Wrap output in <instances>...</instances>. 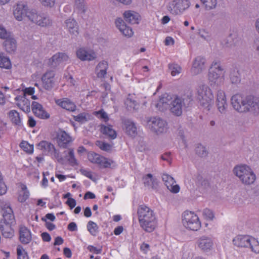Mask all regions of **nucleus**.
Returning a JSON list of instances; mask_svg holds the SVG:
<instances>
[{
    "instance_id": "obj_1",
    "label": "nucleus",
    "mask_w": 259,
    "mask_h": 259,
    "mask_svg": "<svg viewBox=\"0 0 259 259\" xmlns=\"http://www.w3.org/2000/svg\"><path fill=\"white\" fill-rule=\"evenodd\" d=\"M231 104L234 109L239 112L259 110V100L252 96L234 95L231 98Z\"/></svg>"
},
{
    "instance_id": "obj_2",
    "label": "nucleus",
    "mask_w": 259,
    "mask_h": 259,
    "mask_svg": "<svg viewBox=\"0 0 259 259\" xmlns=\"http://www.w3.org/2000/svg\"><path fill=\"white\" fill-rule=\"evenodd\" d=\"M156 108L161 111L169 109L171 112L177 116L182 113V101L180 98L167 94L162 95L160 98L153 102Z\"/></svg>"
},
{
    "instance_id": "obj_3",
    "label": "nucleus",
    "mask_w": 259,
    "mask_h": 259,
    "mask_svg": "<svg viewBox=\"0 0 259 259\" xmlns=\"http://www.w3.org/2000/svg\"><path fill=\"white\" fill-rule=\"evenodd\" d=\"M140 227L147 232H152L157 226L156 215L152 210L145 205H140L138 210Z\"/></svg>"
},
{
    "instance_id": "obj_4",
    "label": "nucleus",
    "mask_w": 259,
    "mask_h": 259,
    "mask_svg": "<svg viewBox=\"0 0 259 259\" xmlns=\"http://www.w3.org/2000/svg\"><path fill=\"white\" fill-rule=\"evenodd\" d=\"M232 171L241 184L245 186L253 185L256 181L255 173L247 164H237L234 167Z\"/></svg>"
},
{
    "instance_id": "obj_5",
    "label": "nucleus",
    "mask_w": 259,
    "mask_h": 259,
    "mask_svg": "<svg viewBox=\"0 0 259 259\" xmlns=\"http://www.w3.org/2000/svg\"><path fill=\"white\" fill-rule=\"evenodd\" d=\"M181 221L184 228L189 231H197L201 228L200 218L194 211H184L182 214Z\"/></svg>"
},
{
    "instance_id": "obj_6",
    "label": "nucleus",
    "mask_w": 259,
    "mask_h": 259,
    "mask_svg": "<svg viewBox=\"0 0 259 259\" xmlns=\"http://www.w3.org/2000/svg\"><path fill=\"white\" fill-rule=\"evenodd\" d=\"M225 71L220 62L214 61L209 69L208 80L211 85H221L224 81Z\"/></svg>"
},
{
    "instance_id": "obj_7",
    "label": "nucleus",
    "mask_w": 259,
    "mask_h": 259,
    "mask_svg": "<svg viewBox=\"0 0 259 259\" xmlns=\"http://www.w3.org/2000/svg\"><path fill=\"white\" fill-rule=\"evenodd\" d=\"M26 19L31 23L42 27L52 24V20L48 16L34 9L29 8Z\"/></svg>"
},
{
    "instance_id": "obj_8",
    "label": "nucleus",
    "mask_w": 259,
    "mask_h": 259,
    "mask_svg": "<svg viewBox=\"0 0 259 259\" xmlns=\"http://www.w3.org/2000/svg\"><path fill=\"white\" fill-rule=\"evenodd\" d=\"M233 242L237 246L250 247L253 252L259 253V242L254 238L247 235H238L233 239Z\"/></svg>"
},
{
    "instance_id": "obj_9",
    "label": "nucleus",
    "mask_w": 259,
    "mask_h": 259,
    "mask_svg": "<svg viewBox=\"0 0 259 259\" xmlns=\"http://www.w3.org/2000/svg\"><path fill=\"white\" fill-rule=\"evenodd\" d=\"M197 92V98L200 104L209 110L213 103V96L210 89L206 85H202L199 87Z\"/></svg>"
},
{
    "instance_id": "obj_10",
    "label": "nucleus",
    "mask_w": 259,
    "mask_h": 259,
    "mask_svg": "<svg viewBox=\"0 0 259 259\" xmlns=\"http://www.w3.org/2000/svg\"><path fill=\"white\" fill-rule=\"evenodd\" d=\"M145 125L149 130L156 134L165 133L167 128L166 122L158 117L146 118Z\"/></svg>"
},
{
    "instance_id": "obj_11",
    "label": "nucleus",
    "mask_w": 259,
    "mask_h": 259,
    "mask_svg": "<svg viewBox=\"0 0 259 259\" xmlns=\"http://www.w3.org/2000/svg\"><path fill=\"white\" fill-rule=\"evenodd\" d=\"M29 7L26 3L23 1L16 2L12 7V16L18 22H22L27 18Z\"/></svg>"
},
{
    "instance_id": "obj_12",
    "label": "nucleus",
    "mask_w": 259,
    "mask_h": 259,
    "mask_svg": "<svg viewBox=\"0 0 259 259\" xmlns=\"http://www.w3.org/2000/svg\"><path fill=\"white\" fill-rule=\"evenodd\" d=\"M190 6L189 0H172L167 6V10L172 15H182Z\"/></svg>"
},
{
    "instance_id": "obj_13",
    "label": "nucleus",
    "mask_w": 259,
    "mask_h": 259,
    "mask_svg": "<svg viewBox=\"0 0 259 259\" xmlns=\"http://www.w3.org/2000/svg\"><path fill=\"white\" fill-rule=\"evenodd\" d=\"M36 148L41 151L44 155L51 156L52 158L56 159L60 162L62 160L59 151L56 149L54 144L50 142L45 140L41 141L36 144Z\"/></svg>"
},
{
    "instance_id": "obj_14",
    "label": "nucleus",
    "mask_w": 259,
    "mask_h": 259,
    "mask_svg": "<svg viewBox=\"0 0 259 259\" xmlns=\"http://www.w3.org/2000/svg\"><path fill=\"white\" fill-rule=\"evenodd\" d=\"M76 55L78 59L82 61H92L97 58V53L93 49L87 47L77 48Z\"/></svg>"
},
{
    "instance_id": "obj_15",
    "label": "nucleus",
    "mask_w": 259,
    "mask_h": 259,
    "mask_svg": "<svg viewBox=\"0 0 259 259\" xmlns=\"http://www.w3.org/2000/svg\"><path fill=\"white\" fill-rule=\"evenodd\" d=\"M196 247L201 251L208 252L211 250L213 247L212 239L206 235L199 237L195 243Z\"/></svg>"
},
{
    "instance_id": "obj_16",
    "label": "nucleus",
    "mask_w": 259,
    "mask_h": 259,
    "mask_svg": "<svg viewBox=\"0 0 259 259\" xmlns=\"http://www.w3.org/2000/svg\"><path fill=\"white\" fill-rule=\"evenodd\" d=\"M31 107L34 114L39 118L47 119L50 118V114L39 103L36 101L32 102Z\"/></svg>"
},
{
    "instance_id": "obj_17",
    "label": "nucleus",
    "mask_w": 259,
    "mask_h": 259,
    "mask_svg": "<svg viewBox=\"0 0 259 259\" xmlns=\"http://www.w3.org/2000/svg\"><path fill=\"white\" fill-rule=\"evenodd\" d=\"M205 60L204 58L198 56L193 60L191 68V73L193 75L200 74L205 69Z\"/></svg>"
},
{
    "instance_id": "obj_18",
    "label": "nucleus",
    "mask_w": 259,
    "mask_h": 259,
    "mask_svg": "<svg viewBox=\"0 0 259 259\" xmlns=\"http://www.w3.org/2000/svg\"><path fill=\"white\" fill-rule=\"evenodd\" d=\"M115 24L116 28L124 36L131 37L134 35V32L131 27L127 26L121 18H117L115 20Z\"/></svg>"
},
{
    "instance_id": "obj_19",
    "label": "nucleus",
    "mask_w": 259,
    "mask_h": 259,
    "mask_svg": "<svg viewBox=\"0 0 259 259\" xmlns=\"http://www.w3.org/2000/svg\"><path fill=\"white\" fill-rule=\"evenodd\" d=\"M115 24L116 28L124 36L131 37L134 35V32L131 27L127 26L121 18H117L115 20Z\"/></svg>"
},
{
    "instance_id": "obj_20",
    "label": "nucleus",
    "mask_w": 259,
    "mask_h": 259,
    "mask_svg": "<svg viewBox=\"0 0 259 259\" xmlns=\"http://www.w3.org/2000/svg\"><path fill=\"white\" fill-rule=\"evenodd\" d=\"M3 219L0 224H14L15 219L13 210L9 204H6L2 208Z\"/></svg>"
},
{
    "instance_id": "obj_21",
    "label": "nucleus",
    "mask_w": 259,
    "mask_h": 259,
    "mask_svg": "<svg viewBox=\"0 0 259 259\" xmlns=\"http://www.w3.org/2000/svg\"><path fill=\"white\" fill-rule=\"evenodd\" d=\"M216 104L218 109L221 113H224L228 107L225 93L222 90H219L217 93Z\"/></svg>"
},
{
    "instance_id": "obj_22",
    "label": "nucleus",
    "mask_w": 259,
    "mask_h": 259,
    "mask_svg": "<svg viewBox=\"0 0 259 259\" xmlns=\"http://www.w3.org/2000/svg\"><path fill=\"white\" fill-rule=\"evenodd\" d=\"M162 180L167 189L174 193H177L180 191V187L176 184L174 178L166 174L162 176Z\"/></svg>"
},
{
    "instance_id": "obj_23",
    "label": "nucleus",
    "mask_w": 259,
    "mask_h": 259,
    "mask_svg": "<svg viewBox=\"0 0 259 259\" xmlns=\"http://www.w3.org/2000/svg\"><path fill=\"white\" fill-rule=\"evenodd\" d=\"M65 28L72 37H75L78 34L77 23L73 18H68L65 21Z\"/></svg>"
},
{
    "instance_id": "obj_24",
    "label": "nucleus",
    "mask_w": 259,
    "mask_h": 259,
    "mask_svg": "<svg viewBox=\"0 0 259 259\" xmlns=\"http://www.w3.org/2000/svg\"><path fill=\"white\" fill-rule=\"evenodd\" d=\"M123 17L125 21L131 24H138L141 19L140 14L133 10H126L123 13Z\"/></svg>"
},
{
    "instance_id": "obj_25",
    "label": "nucleus",
    "mask_w": 259,
    "mask_h": 259,
    "mask_svg": "<svg viewBox=\"0 0 259 259\" xmlns=\"http://www.w3.org/2000/svg\"><path fill=\"white\" fill-rule=\"evenodd\" d=\"M73 141V139L65 131H60L58 132L57 141L60 147L65 148Z\"/></svg>"
},
{
    "instance_id": "obj_26",
    "label": "nucleus",
    "mask_w": 259,
    "mask_h": 259,
    "mask_svg": "<svg viewBox=\"0 0 259 259\" xmlns=\"http://www.w3.org/2000/svg\"><path fill=\"white\" fill-rule=\"evenodd\" d=\"M69 57L67 54L63 53H58L53 55L49 60L51 66L55 67L57 65L67 62Z\"/></svg>"
},
{
    "instance_id": "obj_27",
    "label": "nucleus",
    "mask_w": 259,
    "mask_h": 259,
    "mask_svg": "<svg viewBox=\"0 0 259 259\" xmlns=\"http://www.w3.org/2000/svg\"><path fill=\"white\" fill-rule=\"evenodd\" d=\"M4 50L9 54L14 53L17 50V43L16 38L11 35L5 39L3 43Z\"/></svg>"
},
{
    "instance_id": "obj_28",
    "label": "nucleus",
    "mask_w": 259,
    "mask_h": 259,
    "mask_svg": "<svg viewBox=\"0 0 259 259\" xmlns=\"http://www.w3.org/2000/svg\"><path fill=\"white\" fill-rule=\"evenodd\" d=\"M55 73L53 71H50L46 72L41 77L42 85L45 89H51L55 83Z\"/></svg>"
},
{
    "instance_id": "obj_29",
    "label": "nucleus",
    "mask_w": 259,
    "mask_h": 259,
    "mask_svg": "<svg viewBox=\"0 0 259 259\" xmlns=\"http://www.w3.org/2000/svg\"><path fill=\"white\" fill-rule=\"evenodd\" d=\"M15 100L17 105L21 110L26 113L30 111V101L25 96H17Z\"/></svg>"
},
{
    "instance_id": "obj_30",
    "label": "nucleus",
    "mask_w": 259,
    "mask_h": 259,
    "mask_svg": "<svg viewBox=\"0 0 259 259\" xmlns=\"http://www.w3.org/2000/svg\"><path fill=\"white\" fill-rule=\"evenodd\" d=\"M55 101L58 106L66 110L73 111L76 109L75 104L68 98L55 99Z\"/></svg>"
},
{
    "instance_id": "obj_31",
    "label": "nucleus",
    "mask_w": 259,
    "mask_h": 259,
    "mask_svg": "<svg viewBox=\"0 0 259 259\" xmlns=\"http://www.w3.org/2000/svg\"><path fill=\"white\" fill-rule=\"evenodd\" d=\"M88 159L90 162L102 168L103 162L106 160V157L94 152H90L88 154Z\"/></svg>"
},
{
    "instance_id": "obj_32",
    "label": "nucleus",
    "mask_w": 259,
    "mask_h": 259,
    "mask_svg": "<svg viewBox=\"0 0 259 259\" xmlns=\"http://www.w3.org/2000/svg\"><path fill=\"white\" fill-rule=\"evenodd\" d=\"M29 197V192L24 184H21L18 186L17 194V200L19 202L23 203Z\"/></svg>"
},
{
    "instance_id": "obj_33",
    "label": "nucleus",
    "mask_w": 259,
    "mask_h": 259,
    "mask_svg": "<svg viewBox=\"0 0 259 259\" xmlns=\"http://www.w3.org/2000/svg\"><path fill=\"white\" fill-rule=\"evenodd\" d=\"M7 117L14 124L18 126L22 125V119L19 113L16 110H11L7 113Z\"/></svg>"
},
{
    "instance_id": "obj_34",
    "label": "nucleus",
    "mask_w": 259,
    "mask_h": 259,
    "mask_svg": "<svg viewBox=\"0 0 259 259\" xmlns=\"http://www.w3.org/2000/svg\"><path fill=\"white\" fill-rule=\"evenodd\" d=\"M144 184L150 188L156 190L158 188V183L156 178L150 174L146 175L143 179Z\"/></svg>"
},
{
    "instance_id": "obj_35",
    "label": "nucleus",
    "mask_w": 259,
    "mask_h": 259,
    "mask_svg": "<svg viewBox=\"0 0 259 259\" xmlns=\"http://www.w3.org/2000/svg\"><path fill=\"white\" fill-rule=\"evenodd\" d=\"M31 240L30 231L26 227L22 226L20 229V240L25 244L28 243Z\"/></svg>"
},
{
    "instance_id": "obj_36",
    "label": "nucleus",
    "mask_w": 259,
    "mask_h": 259,
    "mask_svg": "<svg viewBox=\"0 0 259 259\" xmlns=\"http://www.w3.org/2000/svg\"><path fill=\"white\" fill-rule=\"evenodd\" d=\"M125 104L128 110H138L140 107V103L135 100L133 95H129L125 101Z\"/></svg>"
},
{
    "instance_id": "obj_37",
    "label": "nucleus",
    "mask_w": 259,
    "mask_h": 259,
    "mask_svg": "<svg viewBox=\"0 0 259 259\" xmlns=\"http://www.w3.org/2000/svg\"><path fill=\"white\" fill-rule=\"evenodd\" d=\"M14 224H0V228L3 235L6 238H11L14 235L12 226Z\"/></svg>"
},
{
    "instance_id": "obj_38",
    "label": "nucleus",
    "mask_w": 259,
    "mask_h": 259,
    "mask_svg": "<svg viewBox=\"0 0 259 259\" xmlns=\"http://www.w3.org/2000/svg\"><path fill=\"white\" fill-rule=\"evenodd\" d=\"M108 64L106 61H101L96 68V72L99 77H103L106 74Z\"/></svg>"
},
{
    "instance_id": "obj_39",
    "label": "nucleus",
    "mask_w": 259,
    "mask_h": 259,
    "mask_svg": "<svg viewBox=\"0 0 259 259\" xmlns=\"http://www.w3.org/2000/svg\"><path fill=\"white\" fill-rule=\"evenodd\" d=\"M125 131L127 134L131 137H135L137 134V127L135 124L130 120L125 122Z\"/></svg>"
},
{
    "instance_id": "obj_40",
    "label": "nucleus",
    "mask_w": 259,
    "mask_h": 259,
    "mask_svg": "<svg viewBox=\"0 0 259 259\" xmlns=\"http://www.w3.org/2000/svg\"><path fill=\"white\" fill-rule=\"evenodd\" d=\"M0 67L6 69H10L12 67L10 58L2 52H0Z\"/></svg>"
},
{
    "instance_id": "obj_41",
    "label": "nucleus",
    "mask_w": 259,
    "mask_h": 259,
    "mask_svg": "<svg viewBox=\"0 0 259 259\" xmlns=\"http://www.w3.org/2000/svg\"><path fill=\"white\" fill-rule=\"evenodd\" d=\"M101 132L103 134L107 135L112 139H115L116 137V133L110 125H103L101 127Z\"/></svg>"
},
{
    "instance_id": "obj_42",
    "label": "nucleus",
    "mask_w": 259,
    "mask_h": 259,
    "mask_svg": "<svg viewBox=\"0 0 259 259\" xmlns=\"http://www.w3.org/2000/svg\"><path fill=\"white\" fill-rule=\"evenodd\" d=\"M65 158L70 165H75L78 164L77 161L75 157L74 151L73 149H69L65 151Z\"/></svg>"
},
{
    "instance_id": "obj_43",
    "label": "nucleus",
    "mask_w": 259,
    "mask_h": 259,
    "mask_svg": "<svg viewBox=\"0 0 259 259\" xmlns=\"http://www.w3.org/2000/svg\"><path fill=\"white\" fill-rule=\"evenodd\" d=\"M201 213L203 219L206 221H212L215 218L213 211L207 208L203 209Z\"/></svg>"
},
{
    "instance_id": "obj_44",
    "label": "nucleus",
    "mask_w": 259,
    "mask_h": 259,
    "mask_svg": "<svg viewBox=\"0 0 259 259\" xmlns=\"http://www.w3.org/2000/svg\"><path fill=\"white\" fill-rule=\"evenodd\" d=\"M168 68L172 76H175L180 74L182 72L181 67L177 64H170L168 65Z\"/></svg>"
},
{
    "instance_id": "obj_45",
    "label": "nucleus",
    "mask_w": 259,
    "mask_h": 259,
    "mask_svg": "<svg viewBox=\"0 0 259 259\" xmlns=\"http://www.w3.org/2000/svg\"><path fill=\"white\" fill-rule=\"evenodd\" d=\"M87 227L88 231L92 235L95 236L98 232V226L96 223L92 221H90L88 223Z\"/></svg>"
},
{
    "instance_id": "obj_46",
    "label": "nucleus",
    "mask_w": 259,
    "mask_h": 259,
    "mask_svg": "<svg viewBox=\"0 0 259 259\" xmlns=\"http://www.w3.org/2000/svg\"><path fill=\"white\" fill-rule=\"evenodd\" d=\"M206 10L214 9L217 4V0H200Z\"/></svg>"
},
{
    "instance_id": "obj_47",
    "label": "nucleus",
    "mask_w": 259,
    "mask_h": 259,
    "mask_svg": "<svg viewBox=\"0 0 259 259\" xmlns=\"http://www.w3.org/2000/svg\"><path fill=\"white\" fill-rule=\"evenodd\" d=\"M103 162L102 168H113L116 166V162L108 157H106V160Z\"/></svg>"
},
{
    "instance_id": "obj_48",
    "label": "nucleus",
    "mask_w": 259,
    "mask_h": 259,
    "mask_svg": "<svg viewBox=\"0 0 259 259\" xmlns=\"http://www.w3.org/2000/svg\"><path fill=\"white\" fill-rule=\"evenodd\" d=\"M20 146L24 151L29 154H32L33 152V145L30 144L26 141H22Z\"/></svg>"
},
{
    "instance_id": "obj_49",
    "label": "nucleus",
    "mask_w": 259,
    "mask_h": 259,
    "mask_svg": "<svg viewBox=\"0 0 259 259\" xmlns=\"http://www.w3.org/2000/svg\"><path fill=\"white\" fill-rule=\"evenodd\" d=\"M73 118L75 121L82 123L88 120L90 118V116L86 113H81L76 116H74Z\"/></svg>"
},
{
    "instance_id": "obj_50",
    "label": "nucleus",
    "mask_w": 259,
    "mask_h": 259,
    "mask_svg": "<svg viewBox=\"0 0 259 259\" xmlns=\"http://www.w3.org/2000/svg\"><path fill=\"white\" fill-rule=\"evenodd\" d=\"M11 35L8 31L6 27L2 24H0V39L5 40Z\"/></svg>"
},
{
    "instance_id": "obj_51",
    "label": "nucleus",
    "mask_w": 259,
    "mask_h": 259,
    "mask_svg": "<svg viewBox=\"0 0 259 259\" xmlns=\"http://www.w3.org/2000/svg\"><path fill=\"white\" fill-rule=\"evenodd\" d=\"M18 259H28V255L25 251L21 246H19L17 249Z\"/></svg>"
},
{
    "instance_id": "obj_52",
    "label": "nucleus",
    "mask_w": 259,
    "mask_h": 259,
    "mask_svg": "<svg viewBox=\"0 0 259 259\" xmlns=\"http://www.w3.org/2000/svg\"><path fill=\"white\" fill-rule=\"evenodd\" d=\"M96 145L101 150L105 151H109L111 150L112 148V146L110 144L101 141H97L96 142Z\"/></svg>"
},
{
    "instance_id": "obj_53",
    "label": "nucleus",
    "mask_w": 259,
    "mask_h": 259,
    "mask_svg": "<svg viewBox=\"0 0 259 259\" xmlns=\"http://www.w3.org/2000/svg\"><path fill=\"white\" fill-rule=\"evenodd\" d=\"M94 114L99 118H100L104 121L108 120V116L107 113L103 110H101L94 112Z\"/></svg>"
},
{
    "instance_id": "obj_54",
    "label": "nucleus",
    "mask_w": 259,
    "mask_h": 259,
    "mask_svg": "<svg viewBox=\"0 0 259 259\" xmlns=\"http://www.w3.org/2000/svg\"><path fill=\"white\" fill-rule=\"evenodd\" d=\"M39 3L45 7L52 8L56 3V0H38Z\"/></svg>"
},
{
    "instance_id": "obj_55",
    "label": "nucleus",
    "mask_w": 259,
    "mask_h": 259,
    "mask_svg": "<svg viewBox=\"0 0 259 259\" xmlns=\"http://www.w3.org/2000/svg\"><path fill=\"white\" fill-rule=\"evenodd\" d=\"M199 34L200 36L206 40L210 39V34L209 31L205 29H201L199 30Z\"/></svg>"
},
{
    "instance_id": "obj_56",
    "label": "nucleus",
    "mask_w": 259,
    "mask_h": 259,
    "mask_svg": "<svg viewBox=\"0 0 259 259\" xmlns=\"http://www.w3.org/2000/svg\"><path fill=\"white\" fill-rule=\"evenodd\" d=\"M23 96H26L27 95L31 96L33 95L35 93V89L33 87L25 88L22 89Z\"/></svg>"
},
{
    "instance_id": "obj_57",
    "label": "nucleus",
    "mask_w": 259,
    "mask_h": 259,
    "mask_svg": "<svg viewBox=\"0 0 259 259\" xmlns=\"http://www.w3.org/2000/svg\"><path fill=\"white\" fill-rule=\"evenodd\" d=\"M197 153L200 156H204L206 154V150L205 147L201 144H198L196 148Z\"/></svg>"
},
{
    "instance_id": "obj_58",
    "label": "nucleus",
    "mask_w": 259,
    "mask_h": 259,
    "mask_svg": "<svg viewBox=\"0 0 259 259\" xmlns=\"http://www.w3.org/2000/svg\"><path fill=\"white\" fill-rule=\"evenodd\" d=\"M193 253L188 249L185 248L182 255V259H192Z\"/></svg>"
},
{
    "instance_id": "obj_59",
    "label": "nucleus",
    "mask_w": 259,
    "mask_h": 259,
    "mask_svg": "<svg viewBox=\"0 0 259 259\" xmlns=\"http://www.w3.org/2000/svg\"><path fill=\"white\" fill-rule=\"evenodd\" d=\"M81 173L84 176L87 177V178L94 181L95 178L93 176V173L92 171L88 170L87 169H81L80 170Z\"/></svg>"
},
{
    "instance_id": "obj_60",
    "label": "nucleus",
    "mask_w": 259,
    "mask_h": 259,
    "mask_svg": "<svg viewBox=\"0 0 259 259\" xmlns=\"http://www.w3.org/2000/svg\"><path fill=\"white\" fill-rule=\"evenodd\" d=\"M88 249L92 252H94L96 254H99L101 252L102 249L101 248H98L96 247H94L92 245H89L88 247Z\"/></svg>"
},
{
    "instance_id": "obj_61",
    "label": "nucleus",
    "mask_w": 259,
    "mask_h": 259,
    "mask_svg": "<svg viewBox=\"0 0 259 259\" xmlns=\"http://www.w3.org/2000/svg\"><path fill=\"white\" fill-rule=\"evenodd\" d=\"M66 204L70 207V209H72L75 207L76 203L75 199L69 198L66 201Z\"/></svg>"
},
{
    "instance_id": "obj_62",
    "label": "nucleus",
    "mask_w": 259,
    "mask_h": 259,
    "mask_svg": "<svg viewBox=\"0 0 259 259\" xmlns=\"http://www.w3.org/2000/svg\"><path fill=\"white\" fill-rule=\"evenodd\" d=\"M150 246L148 244L143 243L140 246V249L144 253H146L149 250Z\"/></svg>"
},
{
    "instance_id": "obj_63",
    "label": "nucleus",
    "mask_w": 259,
    "mask_h": 259,
    "mask_svg": "<svg viewBox=\"0 0 259 259\" xmlns=\"http://www.w3.org/2000/svg\"><path fill=\"white\" fill-rule=\"evenodd\" d=\"M175 40L171 37L167 36L165 38L164 44L166 46H172Z\"/></svg>"
},
{
    "instance_id": "obj_64",
    "label": "nucleus",
    "mask_w": 259,
    "mask_h": 259,
    "mask_svg": "<svg viewBox=\"0 0 259 259\" xmlns=\"http://www.w3.org/2000/svg\"><path fill=\"white\" fill-rule=\"evenodd\" d=\"M7 187L4 182H0V195L5 194L7 192Z\"/></svg>"
}]
</instances>
